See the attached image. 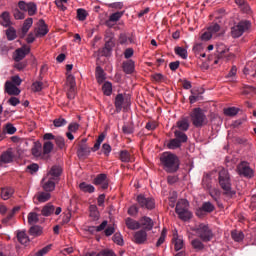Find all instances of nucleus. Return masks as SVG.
<instances>
[{
  "label": "nucleus",
  "mask_w": 256,
  "mask_h": 256,
  "mask_svg": "<svg viewBox=\"0 0 256 256\" xmlns=\"http://www.w3.org/2000/svg\"><path fill=\"white\" fill-rule=\"evenodd\" d=\"M120 160L122 163H129L131 161V154L127 150L120 151Z\"/></svg>",
  "instance_id": "de8ad7c7"
},
{
  "label": "nucleus",
  "mask_w": 256,
  "mask_h": 256,
  "mask_svg": "<svg viewBox=\"0 0 256 256\" xmlns=\"http://www.w3.org/2000/svg\"><path fill=\"white\" fill-rule=\"evenodd\" d=\"M79 189L83 191V193H95V187L91 184H87L86 182L80 183Z\"/></svg>",
  "instance_id": "72a5a7b5"
},
{
  "label": "nucleus",
  "mask_w": 256,
  "mask_h": 256,
  "mask_svg": "<svg viewBox=\"0 0 256 256\" xmlns=\"http://www.w3.org/2000/svg\"><path fill=\"white\" fill-rule=\"evenodd\" d=\"M13 161V153L11 151H6L0 156V167L3 165H7V163H11Z\"/></svg>",
  "instance_id": "5701e85b"
},
{
  "label": "nucleus",
  "mask_w": 256,
  "mask_h": 256,
  "mask_svg": "<svg viewBox=\"0 0 256 256\" xmlns=\"http://www.w3.org/2000/svg\"><path fill=\"white\" fill-rule=\"evenodd\" d=\"M13 193H15V190H13V188H3L1 190V198L4 201H7L8 199H11V197H13Z\"/></svg>",
  "instance_id": "2f4dec72"
},
{
  "label": "nucleus",
  "mask_w": 256,
  "mask_h": 256,
  "mask_svg": "<svg viewBox=\"0 0 256 256\" xmlns=\"http://www.w3.org/2000/svg\"><path fill=\"white\" fill-rule=\"evenodd\" d=\"M167 237V228H163L161 235L156 243V247H161L165 243V238Z\"/></svg>",
  "instance_id": "603ef678"
},
{
  "label": "nucleus",
  "mask_w": 256,
  "mask_h": 256,
  "mask_svg": "<svg viewBox=\"0 0 256 256\" xmlns=\"http://www.w3.org/2000/svg\"><path fill=\"white\" fill-rule=\"evenodd\" d=\"M136 201L142 209H155V199L151 197H145L143 194H140L137 196Z\"/></svg>",
  "instance_id": "6e6552de"
},
{
  "label": "nucleus",
  "mask_w": 256,
  "mask_h": 256,
  "mask_svg": "<svg viewBox=\"0 0 256 256\" xmlns=\"http://www.w3.org/2000/svg\"><path fill=\"white\" fill-rule=\"evenodd\" d=\"M6 36L8 41H15V39H17V31L15 30V28L9 27L6 30Z\"/></svg>",
  "instance_id": "a19ab883"
},
{
  "label": "nucleus",
  "mask_w": 256,
  "mask_h": 256,
  "mask_svg": "<svg viewBox=\"0 0 256 256\" xmlns=\"http://www.w3.org/2000/svg\"><path fill=\"white\" fill-rule=\"evenodd\" d=\"M126 227L131 231H136L137 229H141V224L137 220H133V218H126L125 220Z\"/></svg>",
  "instance_id": "b1692460"
},
{
  "label": "nucleus",
  "mask_w": 256,
  "mask_h": 256,
  "mask_svg": "<svg viewBox=\"0 0 256 256\" xmlns=\"http://www.w3.org/2000/svg\"><path fill=\"white\" fill-rule=\"evenodd\" d=\"M61 173H63V169L60 166H52V168L46 174V176L56 181H59V177H61Z\"/></svg>",
  "instance_id": "a211bd4d"
},
{
  "label": "nucleus",
  "mask_w": 256,
  "mask_h": 256,
  "mask_svg": "<svg viewBox=\"0 0 256 256\" xmlns=\"http://www.w3.org/2000/svg\"><path fill=\"white\" fill-rule=\"evenodd\" d=\"M176 127H178L180 131H189V120H187V118H183L179 120L176 123Z\"/></svg>",
  "instance_id": "c9c22d12"
},
{
  "label": "nucleus",
  "mask_w": 256,
  "mask_h": 256,
  "mask_svg": "<svg viewBox=\"0 0 256 256\" xmlns=\"http://www.w3.org/2000/svg\"><path fill=\"white\" fill-rule=\"evenodd\" d=\"M218 182L226 197H233L236 192L231 188V175L229 170L222 168L218 174Z\"/></svg>",
  "instance_id": "f03ea898"
},
{
  "label": "nucleus",
  "mask_w": 256,
  "mask_h": 256,
  "mask_svg": "<svg viewBox=\"0 0 256 256\" xmlns=\"http://www.w3.org/2000/svg\"><path fill=\"white\" fill-rule=\"evenodd\" d=\"M34 33L35 37H45V35L49 33V28L47 27L45 20L40 19L38 21V26L35 28Z\"/></svg>",
  "instance_id": "f8f14e48"
},
{
  "label": "nucleus",
  "mask_w": 256,
  "mask_h": 256,
  "mask_svg": "<svg viewBox=\"0 0 256 256\" xmlns=\"http://www.w3.org/2000/svg\"><path fill=\"white\" fill-rule=\"evenodd\" d=\"M113 47H115V42L113 41V38H109V40L106 41L105 46L102 48L101 55L109 57V55H111V51H113Z\"/></svg>",
  "instance_id": "6ab92c4d"
},
{
  "label": "nucleus",
  "mask_w": 256,
  "mask_h": 256,
  "mask_svg": "<svg viewBox=\"0 0 256 256\" xmlns=\"http://www.w3.org/2000/svg\"><path fill=\"white\" fill-rule=\"evenodd\" d=\"M218 59L214 61V65L219 63V59H226V61H231L235 57L233 53H229V48L224 44H219L217 46Z\"/></svg>",
  "instance_id": "0eeeda50"
},
{
  "label": "nucleus",
  "mask_w": 256,
  "mask_h": 256,
  "mask_svg": "<svg viewBox=\"0 0 256 256\" xmlns=\"http://www.w3.org/2000/svg\"><path fill=\"white\" fill-rule=\"evenodd\" d=\"M172 243H174L175 251H181V249H183V247H185L183 237L178 236V235H174V237L172 239Z\"/></svg>",
  "instance_id": "393cba45"
},
{
  "label": "nucleus",
  "mask_w": 256,
  "mask_h": 256,
  "mask_svg": "<svg viewBox=\"0 0 256 256\" xmlns=\"http://www.w3.org/2000/svg\"><path fill=\"white\" fill-rule=\"evenodd\" d=\"M118 41L120 45H129V43H133V39L128 37L127 34H120Z\"/></svg>",
  "instance_id": "a18cd8bd"
},
{
  "label": "nucleus",
  "mask_w": 256,
  "mask_h": 256,
  "mask_svg": "<svg viewBox=\"0 0 256 256\" xmlns=\"http://www.w3.org/2000/svg\"><path fill=\"white\" fill-rule=\"evenodd\" d=\"M0 25L3 27H11V16L9 12H3L0 15Z\"/></svg>",
  "instance_id": "bb28decb"
},
{
  "label": "nucleus",
  "mask_w": 256,
  "mask_h": 256,
  "mask_svg": "<svg viewBox=\"0 0 256 256\" xmlns=\"http://www.w3.org/2000/svg\"><path fill=\"white\" fill-rule=\"evenodd\" d=\"M175 211L179 219H181L182 221H189V219L193 217V214L191 213V211H189V201H187L186 199H181L180 201H178Z\"/></svg>",
  "instance_id": "7ed1b4c3"
},
{
  "label": "nucleus",
  "mask_w": 256,
  "mask_h": 256,
  "mask_svg": "<svg viewBox=\"0 0 256 256\" xmlns=\"http://www.w3.org/2000/svg\"><path fill=\"white\" fill-rule=\"evenodd\" d=\"M90 217L93 221H97L99 219V210L97 209V205H90Z\"/></svg>",
  "instance_id": "37998d69"
},
{
  "label": "nucleus",
  "mask_w": 256,
  "mask_h": 256,
  "mask_svg": "<svg viewBox=\"0 0 256 256\" xmlns=\"http://www.w3.org/2000/svg\"><path fill=\"white\" fill-rule=\"evenodd\" d=\"M32 91L34 93H39V91H43V82L41 81H36L32 84L31 86Z\"/></svg>",
  "instance_id": "4d7b16f0"
},
{
  "label": "nucleus",
  "mask_w": 256,
  "mask_h": 256,
  "mask_svg": "<svg viewBox=\"0 0 256 256\" xmlns=\"http://www.w3.org/2000/svg\"><path fill=\"white\" fill-rule=\"evenodd\" d=\"M191 245L194 249H197L198 251H201V249L205 248V245H203V242H201L199 239L192 240Z\"/></svg>",
  "instance_id": "13d9d810"
},
{
  "label": "nucleus",
  "mask_w": 256,
  "mask_h": 256,
  "mask_svg": "<svg viewBox=\"0 0 256 256\" xmlns=\"http://www.w3.org/2000/svg\"><path fill=\"white\" fill-rule=\"evenodd\" d=\"M236 172L241 177H246L247 179H251L254 175L253 169L249 166V162L242 161L237 165Z\"/></svg>",
  "instance_id": "423d86ee"
},
{
  "label": "nucleus",
  "mask_w": 256,
  "mask_h": 256,
  "mask_svg": "<svg viewBox=\"0 0 256 256\" xmlns=\"http://www.w3.org/2000/svg\"><path fill=\"white\" fill-rule=\"evenodd\" d=\"M14 68L17 69V71H23L27 68V61H19L14 64Z\"/></svg>",
  "instance_id": "e2e57ef3"
},
{
  "label": "nucleus",
  "mask_w": 256,
  "mask_h": 256,
  "mask_svg": "<svg viewBox=\"0 0 256 256\" xmlns=\"http://www.w3.org/2000/svg\"><path fill=\"white\" fill-rule=\"evenodd\" d=\"M5 92L8 95H19L21 93V89H19V86L6 81L5 82Z\"/></svg>",
  "instance_id": "f3484780"
},
{
  "label": "nucleus",
  "mask_w": 256,
  "mask_h": 256,
  "mask_svg": "<svg viewBox=\"0 0 256 256\" xmlns=\"http://www.w3.org/2000/svg\"><path fill=\"white\" fill-rule=\"evenodd\" d=\"M147 241V232L145 230H139L134 233V242L137 243V245H143Z\"/></svg>",
  "instance_id": "4be33fe9"
},
{
  "label": "nucleus",
  "mask_w": 256,
  "mask_h": 256,
  "mask_svg": "<svg viewBox=\"0 0 256 256\" xmlns=\"http://www.w3.org/2000/svg\"><path fill=\"white\" fill-rule=\"evenodd\" d=\"M113 241L114 243H116V245H123V236L121 235V233L114 234Z\"/></svg>",
  "instance_id": "0e129e2a"
},
{
  "label": "nucleus",
  "mask_w": 256,
  "mask_h": 256,
  "mask_svg": "<svg viewBox=\"0 0 256 256\" xmlns=\"http://www.w3.org/2000/svg\"><path fill=\"white\" fill-rule=\"evenodd\" d=\"M203 211L205 213H213V211H215V206L211 202H205L202 207L197 210L196 215L201 217V215H203Z\"/></svg>",
  "instance_id": "aec40b11"
},
{
  "label": "nucleus",
  "mask_w": 256,
  "mask_h": 256,
  "mask_svg": "<svg viewBox=\"0 0 256 256\" xmlns=\"http://www.w3.org/2000/svg\"><path fill=\"white\" fill-rule=\"evenodd\" d=\"M96 80L99 85L105 81V71L101 66L96 67Z\"/></svg>",
  "instance_id": "473e14b6"
},
{
  "label": "nucleus",
  "mask_w": 256,
  "mask_h": 256,
  "mask_svg": "<svg viewBox=\"0 0 256 256\" xmlns=\"http://www.w3.org/2000/svg\"><path fill=\"white\" fill-rule=\"evenodd\" d=\"M31 151L33 157H36V159L43 157V146H41V143H34Z\"/></svg>",
  "instance_id": "a878e982"
},
{
  "label": "nucleus",
  "mask_w": 256,
  "mask_h": 256,
  "mask_svg": "<svg viewBox=\"0 0 256 256\" xmlns=\"http://www.w3.org/2000/svg\"><path fill=\"white\" fill-rule=\"evenodd\" d=\"M249 27H251V23H249V21H241L240 23H238V25L232 28V37H241V35H243V33L247 31Z\"/></svg>",
  "instance_id": "9d476101"
},
{
  "label": "nucleus",
  "mask_w": 256,
  "mask_h": 256,
  "mask_svg": "<svg viewBox=\"0 0 256 256\" xmlns=\"http://www.w3.org/2000/svg\"><path fill=\"white\" fill-rule=\"evenodd\" d=\"M29 235L32 237H41L43 235V227L34 225L29 229Z\"/></svg>",
  "instance_id": "c756f323"
},
{
  "label": "nucleus",
  "mask_w": 256,
  "mask_h": 256,
  "mask_svg": "<svg viewBox=\"0 0 256 256\" xmlns=\"http://www.w3.org/2000/svg\"><path fill=\"white\" fill-rule=\"evenodd\" d=\"M102 91L104 95L109 97L111 93H113V84H111V82H105L102 86Z\"/></svg>",
  "instance_id": "ea45409f"
},
{
  "label": "nucleus",
  "mask_w": 256,
  "mask_h": 256,
  "mask_svg": "<svg viewBox=\"0 0 256 256\" xmlns=\"http://www.w3.org/2000/svg\"><path fill=\"white\" fill-rule=\"evenodd\" d=\"M33 27V18H28L24 21L22 26V34L25 36L29 33V30Z\"/></svg>",
  "instance_id": "f704fd0d"
},
{
  "label": "nucleus",
  "mask_w": 256,
  "mask_h": 256,
  "mask_svg": "<svg viewBox=\"0 0 256 256\" xmlns=\"http://www.w3.org/2000/svg\"><path fill=\"white\" fill-rule=\"evenodd\" d=\"M4 131L8 135H15V133H17V128H15V126H13V124L7 123L4 127Z\"/></svg>",
  "instance_id": "3c124183"
},
{
  "label": "nucleus",
  "mask_w": 256,
  "mask_h": 256,
  "mask_svg": "<svg viewBox=\"0 0 256 256\" xmlns=\"http://www.w3.org/2000/svg\"><path fill=\"white\" fill-rule=\"evenodd\" d=\"M174 51L178 55V57H181V59H187V49L178 46L174 48Z\"/></svg>",
  "instance_id": "c03bdc74"
},
{
  "label": "nucleus",
  "mask_w": 256,
  "mask_h": 256,
  "mask_svg": "<svg viewBox=\"0 0 256 256\" xmlns=\"http://www.w3.org/2000/svg\"><path fill=\"white\" fill-rule=\"evenodd\" d=\"M191 119L194 127H203L207 123V116L201 108H195L191 114Z\"/></svg>",
  "instance_id": "39448f33"
},
{
  "label": "nucleus",
  "mask_w": 256,
  "mask_h": 256,
  "mask_svg": "<svg viewBox=\"0 0 256 256\" xmlns=\"http://www.w3.org/2000/svg\"><path fill=\"white\" fill-rule=\"evenodd\" d=\"M121 17H123V12H115L113 14L110 15L109 17V21H107V25H109V23H117V21H119V19H121Z\"/></svg>",
  "instance_id": "49530a36"
},
{
  "label": "nucleus",
  "mask_w": 256,
  "mask_h": 256,
  "mask_svg": "<svg viewBox=\"0 0 256 256\" xmlns=\"http://www.w3.org/2000/svg\"><path fill=\"white\" fill-rule=\"evenodd\" d=\"M53 151V142L47 141L43 145V153L44 155H49Z\"/></svg>",
  "instance_id": "864d4df0"
},
{
  "label": "nucleus",
  "mask_w": 256,
  "mask_h": 256,
  "mask_svg": "<svg viewBox=\"0 0 256 256\" xmlns=\"http://www.w3.org/2000/svg\"><path fill=\"white\" fill-rule=\"evenodd\" d=\"M54 127H64V125H67V120L65 118H57L53 121Z\"/></svg>",
  "instance_id": "680f3d73"
},
{
  "label": "nucleus",
  "mask_w": 256,
  "mask_h": 256,
  "mask_svg": "<svg viewBox=\"0 0 256 256\" xmlns=\"http://www.w3.org/2000/svg\"><path fill=\"white\" fill-rule=\"evenodd\" d=\"M77 17L79 21H85L87 19V11L83 8L77 10Z\"/></svg>",
  "instance_id": "bf43d9fd"
},
{
  "label": "nucleus",
  "mask_w": 256,
  "mask_h": 256,
  "mask_svg": "<svg viewBox=\"0 0 256 256\" xmlns=\"http://www.w3.org/2000/svg\"><path fill=\"white\" fill-rule=\"evenodd\" d=\"M181 145H183V144L179 141V139L174 138L169 141V143L167 144V147L169 149H179V147H181Z\"/></svg>",
  "instance_id": "09e8293b"
},
{
  "label": "nucleus",
  "mask_w": 256,
  "mask_h": 256,
  "mask_svg": "<svg viewBox=\"0 0 256 256\" xmlns=\"http://www.w3.org/2000/svg\"><path fill=\"white\" fill-rule=\"evenodd\" d=\"M231 237L234 241H236L237 243L243 241V239H245V234H243L242 231H237V230H233L231 232Z\"/></svg>",
  "instance_id": "58836bf2"
},
{
  "label": "nucleus",
  "mask_w": 256,
  "mask_h": 256,
  "mask_svg": "<svg viewBox=\"0 0 256 256\" xmlns=\"http://www.w3.org/2000/svg\"><path fill=\"white\" fill-rule=\"evenodd\" d=\"M160 161L167 173H176V171H179L180 163L177 155L170 152H164L160 157Z\"/></svg>",
  "instance_id": "f257e3e1"
},
{
  "label": "nucleus",
  "mask_w": 256,
  "mask_h": 256,
  "mask_svg": "<svg viewBox=\"0 0 256 256\" xmlns=\"http://www.w3.org/2000/svg\"><path fill=\"white\" fill-rule=\"evenodd\" d=\"M125 101V98L123 97V94H118L115 98V108L117 113H121V109H123V103Z\"/></svg>",
  "instance_id": "c85d7f7f"
},
{
  "label": "nucleus",
  "mask_w": 256,
  "mask_h": 256,
  "mask_svg": "<svg viewBox=\"0 0 256 256\" xmlns=\"http://www.w3.org/2000/svg\"><path fill=\"white\" fill-rule=\"evenodd\" d=\"M17 239L21 245H27L29 243V236H27V233L25 231H20L17 233Z\"/></svg>",
  "instance_id": "4c0bfd02"
},
{
  "label": "nucleus",
  "mask_w": 256,
  "mask_h": 256,
  "mask_svg": "<svg viewBox=\"0 0 256 256\" xmlns=\"http://www.w3.org/2000/svg\"><path fill=\"white\" fill-rule=\"evenodd\" d=\"M174 136H175L174 139H178V141L180 143H182V144L187 143L188 137H187V134H185L184 132H181L180 130H175L174 131Z\"/></svg>",
  "instance_id": "e433bc0d"
},
{
  "label": "nucleus",
  "mask_w": 256,
  "mask_h": 256,
  "mask_svg": "<svg viewBox=\"0 0 256 256\" xmlns=\"http://www.w3.org/2000/svg\"><path fill=\"white\" fill-rule=\"evenodd\" d=\"M57 183H59V181H57L49 176H45L41 181V187L44 191L52 193V191L55 189Z\"/></svg>",
  "instance_id": "9b49d317"
},
{
  "label": "nucleus",
  "mask_w": 256,
  "mask_h": 256,
  "mask_svg": "<svg viewBox=\"0 0 256 256\" xmlns=\"http://www.w3.org/2000/svg\"><path fill=\"white\" fill-rule=\"evenodd\" d=\"M51 199V193L47 191H40L34 196V203L35 200L38 201V203H47Z\"/></svg>",
  "instance_id": "412c9836"
},
{
  "label": "nucleus",
  "mask_w": 256,
  "mask_h": 256,
  "mask_svg": "<svg viewBox=\"0 0 256 256\" xmlns=\"http://www.w3.org/2000/svg\"><path fill=\"white\" fill-rule=\"evenodd\" d=\"M122 67H123L124 73H126L127 75H131V73L135 71V62H133V60H128L123 63Z\"/></svg>",
  "instance_id": "cd10ccee"
},
{
  "label": "nucleus",
  "mask_w": 256,
  "mask_h": 256,
  "mask_svg": "<svg viewBox=\"0 0 256 256\" xmlns=\"http://www.w3.org/2000/svg\"><path fill=\"white\" fill-rule=\"evenodd\" d=\"M31 53V48L29 47H22L15 50L13 54V59L16 62L23 61L24 57H27Z\"/></svg>",
  "instance_id": "ddd939ff"
},
{
  "label": "nucleus",
  "mask_w": 256,
  "mask_h": 256,
  "mask_svg": "<svg viewBox=\"0 0 256 256\" xmlns=\"http://www.w3.org/2000/svg\"><path fill=\"white\" fill-rule=\"evenodd\" d=\"M7 82L12 83V85H16L20 87L21 83H23V80L21 79V77H19V75H15V76H12L10 80H8Z\"/></svg>",
  "instance_id": "6e6d98bb"
},
{
  "label": "nucleus",
  "mask_w": 256,
  "mask_h": 256,
  "mask_svg": "<svg viewBox=\"0 0 256 256\" xmlns=\"http://www.w3.org/2000/svg\"><path fill=\"white\" fill-rule=\"evenodd\" d=\"M94 185H100L101 189L109 188V181L106 174H100L94 179Z\"/></svg>",
  "instance_id": "dca6fc26"
},
{
  "label": "nucleus",
  "mask_w": 256,
  "mask_h": 256,
  "mask_svg": "<svg viewBox=\"0 0 256 256\" xmlns=\"http://www.w3.org/2000/svg\"><path fill=\"white\" fill-rule=\"evenodd\" d=\"M13 15H14V18L17 20L25 19V14L19 11V9H15L13 12Z\"/></svg>",
  "instance_id": "338daca9"
},
{
  "label": "nucleus",
  "mask_w": 256,
  "mask_h": 256,
  "mask_svg": "<svg viewBox=\"0 0 256 256\" xmlns=\"http://www.w3.org/2000/svg\"><path fill=\"white\" fill-rule=\"evenodd\" d=\"M30 17H33L35 13H37V4L33 2H29L28 10L26 11Z\"/></svg>",
  "instance_id": "5fc2aeb1"
},
{
  "label": "nucleus",
  "mask_w": 256,
  "mask_h": 256,
  "mask_svg": "<svg viewBox=\"0 0 256 256\" xmlns=\"http://www.w3.org/2000/svg\"><path fill=\"white\" fill-rule=\"evenodd\" d=\"M66 87L68 99H75V87H77V83L75 82V76L69 73H67Z\"/></svg>",
  "instance_id": "1a4fd4ad"
},
{
  "label": "nucleus",
  "mask_w": 256,
  "mask_h": 256,
  "mask_svg": "<svg viewBox=\"0 0 256 256\" xmlns=\"http://www.w3.org/2000/svg\"><path fill=\"white\" fill-rule=\"evenodd\" d=\"M48 251H51V246H46V247L42 248L41 250L36 252L34 256H44V255H47Z\"/></svg>",
  "instance_id": "69168bd1"
},
{
  "label": "nucleus",
  "mask_w": 256,
  "mask_h": 256,
  "mask_svg": "<svg viewBox=\"0 0 256 256\" xmlns=\"http://www.w3.org/2000/svg\"><path fill=\"white\" fill-rule=\"evenodd\" d=\"M99 256H117L113 250H104L99 252Z\"/></svg>",
  "instance_id": "774afa93"
},
{
  "label": "nucleus",
  "mask_w": 256,
  "mask_h": 256,
  "mask_svg": "<svg viewBox=\"0 0 256 256\" xmlns=\"http://www.w3.org/2000/svg\"><path fill=\"white\" fill-rule=\"evenodd\" d=\"M91 153V148H89V146H87V140L83 139L81 141V144H79V148L77 150V155L79 157V159H83L85 157H87L88 155H90Z\"/></svg>",
  "instance_id": "4468645a"
},
{
  "label": "nucleus",
  "mask_w": 256,
  "mask_h": 256,
  "mask_svg": "<svg viewBox=\"0 0 256 256\" xmlns=\"http://www.w3.org/2000/svg\"><path fill=\"white\" fill-rule=\"evenodd\" d=\"M139 224H140V227H143V229H145V231H151V229H153L155 225L153 220L147 216H143L142 218H140Z\"/></svg>",
  "instance_id": "2eb2a0df"
},
{
  "label": "nucleus",
  "mask_w": 256,
  "mask_h": 256,
  "mask_svg": "<svg viewBox=\"0 0 256 256\" xmlns=\"http://www.w3.org/2000/svg\"><path fill=\"white\" fill-rule=\"evenodd\" d=\"M202 185L204 189H211V176L206 175L202 179Z\"/></svg>",
  "instance_id": "052dcab7"
},
{
  "label": "nucleus",
  "mask_w": 256,
  "mask_h": 256,
  "mask_svg": "<svg viewBox=\"0 0 256 256\" xmlns=\"http://www.w3.org/2000/svg\"><path fill=\"white\" fill-rule=\"evenodd\" d=\"M28 223L29 225H36V223H39V214L36 212H30L28 214Z\"/></svg>",
  "instance_id": "79ce46f5"
},
{
  "label": "nucleus",
  "mask_w": 256,
  "mask_h": 256,
  "mask_svg": "<svg viewBox=\"0 0 256 256\" xmlns=\"http://www.w3.org/2000/svg\"><path fill=\"white\" fill-rule=\"evenodd\" d=\"M53 213H55V206L52 204L45 205L41 210L43 217H49L50 215H53Z\"/></svg>",
  "instance_id": "7c9ffc66"
},
{
  "label": "nucleus",
  "mask_w": 256,
  "mask_h": 256,
  "mask_svg": "<svg viewBox=\"0 0 256 256\" xmlns=\"http://www.w3.org/2000/svg\"><path fill=\"white\" fill-rule=\"evenodd\" d=\"M198 237L201 239V241H204V243H207L213 239V231L211 228H209V225L207 224H200L195 229Z\"/></svg>",
  "instance_id": "20e7f679"
},
{
  "label": "nucleus",
  "mask_w": 256,
  "mask_h": 256,
  "mask_svg": "<svg viewBox=\"0 0 256 256\" xmlns=\"http://www.w3.org/2000/svg\"><path fill=\"white\" fill-rule=\"evenodd\" d=\"M239 113V110L235 107L225 108L224 109V115L227 117H235Z\"/></svg>",
  "instance_id": "8fccbe9b"
}]
</instances>
